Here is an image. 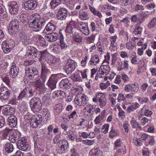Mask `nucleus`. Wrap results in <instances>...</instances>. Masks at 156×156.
<instances>
[{"label": "nucleus", "instance_id": "1", "mask_svg": "<svg viewBox=\"0 0 156 156\" xmlns=\"http://www.w3.org/2000/svg\"><path fill=\"white\" fill-rule=\"evenodd\" d=\"M46 22L44 18H41L39 14H36L29 20V26L34 31H39L44 27Z\"/></svg>", "mask_w": 156, "mask_h": 156}, {"label": "nucleus", "instance_id": "2", "mask_svg": "<svg viewBox=\"0 0 156 156\" xmlns=\"http://www.w3.org/2000/svg\"><path fill=\"white\" fill-rule=\"evenodd\" d=\"M25 74L26 76L32 80H35L39 76L38 72L37 69L34 67H29L25 70Z\"/></svg>", "mask_w": 156, "mask_h": 156}, {"label": "nucleus", "instance_id": "3", "mask_svg": "<svg viewBox=\"0 0 156 156\" xmlns=\"http://www.w3.org/2000/svg\"><path fill=\"white\" fill-rule=\"evenodd\" d=\"M15 46L14 41L11 38L8 39L2 42V48L5 53L9 52Z\"/></svg>", "mask_w": 156, "mask_h": 156}, {"label": "nucleus", "instance_id": "4", "mask_svg": "<svg viewBox=\"0 0 156 156\" xmlns=\"http://www.w3.org/2000/svg\"><path fill=\"white\" fill-rule=\"evenodd\" d=\"M30 104L32 111L34 112H38L41 109L42 104L40 99L34 97L30 101Z\"/></svg>", "mask_w": 156, "mask_h": 156}, {"label": "nucleus", "instance_id": "5", "mask_svg": "<svg viewBox=\"0 0 156 156\" xmlns=\"http://www.w3.org/2000/svg\"><path fill=\"white\" fill-rule=\"evenodd\" d=\"M77 66V63L74 60L69 59L67 60L65 66L66 72L68 74H71Z\"/></svg>", "mask_w": 156, "mask_h": 156}, {"label": "nucleus", "instance_id": "6", "mask_svg": "<svg viewBox=\"0 0 156 156\" xmlns=\"http://www.w3.org/2000/svg\"><path fill=\"white\" fill-rule=\"evenodd\" d=\"M93 101L96 103L98 101L99 105L101 108L104 107L105 105L107 102L105 95L103 93L97 94L95 97L93 98Z\"/></svg>", "mask_w": 156, "mask_h": 156}, {"label": "nucleus", "instance_id": "7", "mask_svg": "<svg viewBox=\"0 0 156 156\" xmlns=\"http://www.w3.org/2000/svg\"><path fill=\"white\" fill-rule=\"evenodd\" d=\"M19 27V23L18 20L15 18L12 19L8 28L9 32L11 35L15 34L17 30H18Z\"/></svg>", "mask_w": 156, "mask_h": 156}, {"label": "nucleus", "instance_id": "8", "mask_svg": "<svg viewBox=\"0 0 156 156\" xmlns=\"http://www.w3.org/2000/svg\"><path fill=\"white\" fill-rule=\"evenodd\" d=\"M57 144L58 147H60L57 150V153L59 154L64 153L65 151L67 149L69 146L68 142L65 140H58Z\"/></svg>", "mask_w": 156, "mask_h": 156}, {"label": "nucleus", "instance_id": "9", "mask_svg": "<svg viewBox=\"0 0 156 156\" xmlns=\"http://www.w3.org/2000/svg\"><path fill=\"white\" fill-rule=\"evenodd\" d=\"M75 103L77 105L80 106H84L88 102L87 97L85 95H77L75 99Z\"/></svg>", "mask_w": 156, "mask_h": 156}, {"label": "nucleus", "instance_id": "10", "mask_svg": "<svg viewBox=\"0 0 156 156\" xmlns=\"http://www.w3.org/2000/svg\"><path fill=\"white\" fill-rule=\"evenodd\" d=\"M8 6L9 7V12L13 15L17 14L18 12L19 9L17 2L14 1L10 2L8 3Z\"/></svg>", "mask_w": 156, "mask_h": 156}, {"label": "nucleus", "instance_id": "11", "mask_svg": "<svg viewBox=\"0 0 156 156\" xmlns=\"http://www.w3.org/2000/svg\"><path fill=\"white\" fill-rule=\"evenodd\" d=\"M34 84L36 89L40 91L41 93H45L47 88L44 86V83L40 79L36 80L34 82Z\"/></svg>", "mask_w": 156, "mask_h": 156}, {"label": "nucleus", "instance_id": "12", "mask_svg": "<svg viewBox=\"0 0 156 156\" xmlns=\"http://www.w3.org/2000/svg\"><path fill=\"white\" fill-rule=\"evenodd\" d=\"M37 2L35 1L29 0L24 2L23 7L26 10H33L37 7Z\"/></svg>", "mask_w": 156, "mask_h": 156}, {"label": "nucleus", "instance_id": "13", "mask_svg": "<svg viewBox=\"0 0 156 156\" xmlns=\"http://www.w3.org/2000/svg\"><path fill=\"white\" fill-rule=\"evenodd\" d=\"M28 49L27 52V55L30 58L34 59L37 57L38 55L40 54V52L34 47H29Z\"/></svg>", "mask_w": 156, "mask_h": 156}, {"label": "nucleus", "instance_id": "14", "mask_svg": "<svg viewBox=\"0 0 156 156\" xmlns=\"http://www.w3.org/2000/svg\"><path fill=\"white\" fill-rule=\"evenodd\" d=\"M16 144L18 148L23 151H26L29 147V144L26 141V140L24 138H23L21 140H18Z\"/></svg>", "mask_w": 156, "mask_h": 156}, {"label": "nucleus", "instance_id": "15", "mask_svg": "<svg viewBox=\"0 0 156 156\" xmlns=\"http://www.w3.org/2000/svg\"><path fill=\"white\" fill-rule=\"evenodd\" d=\"M68 13L67 9L64 8H61L59 9L58 11L56 17L57 19L61 20H65L66 17Z\"/></svg>", "mask_w": 156, "mask_h": 156}, {"label": "nucleus", "instance_id": "16", "mask_svg": "<svg viewBox=\"0 0 156 156\" xmlns=\"http://www.w3.org/2000/svg\"><path fill=\"white\" fill-rule=\"evenodd\" d=\"M19 72L18 67L16 66L14 63H12L9 71V75L12 78H16Z\"/></svg>", "mask_w": 156, "mask_h": 156}, {"label": "nucleus", "instance_id": "17", "mask_svg": "<svg viewBox=\"0 0 156 156\" xmlns=\"http://www.w3.org/2000/svg\"><path fill=\"white\" fill-rule=\"evenodd\" d=\"M2 113L7 115H11L14 113L15 109L9 105H5L2 107Z\"/></svg>", "mask_w": 156, "mask_h": 156}, {"label": "nucleus", "instance_id": "18", "mask_svg": "<svg viewBox=\"0 0 156 156\" xmlns=\"http://www.w3.org/2000/svg\"><path fill=\"white\" fill-rule=\"evenodd\" d=\"M100 61L99 56L97 54L92 55L88 64L89 66H96Z\"/></svg>", "mask_w": 156, "mask_h": 156}, {"label": "nucleus", "instance_id": "19", "mask_svg": "<svg viewBox=\"0 0 156 156\" xmlns=\"http://www.w3.org/2000/svg\"><path fill=\"white\" fill-rule=\"evenodd\" d=\"M60 87L62 88L69 89L71 87V84L67 79H65L61 80L59 83Z\"/></svg>", "mask_w": 156, "mask_h": 156}, {"label": "nucleus", "instance_id": "20", "mask_svg": "<svg viewBox=\"0 0 156 156\" xmlns=\"http://www.w3.org/2000/svg\"><path fill=\"white\" fill-rule=\"evenodd\" d=\"M110 67L108 65H102L99 69L98 72H100L103 75H108L110 71Z\"/></svg>", "mask_w": 156, "mask_h": 156}, {"label": "nucleus", "instance_id": "21", "mask_svg": "<svg viewBox=\"0 0 156 156\" xmlns=\"http://www.w3.org/2000/svg\"><path fill=\"white\" fill-rule=\"evenodd\" d=\"M58 35L56 33H52L46 35L45 36L46 40L51 42L56 41L58 39Z\"/></svg>", "mask_w": 156, "mask_h": 156}, {"label": "nucleus", "instance_id": "22", "mask_svg": "<svg viewBox=\"0 0 156 156\" xmlns=\"http://www.w3.org/2000/svg\"><path fill=\"white\" fill-rule=\"evenodd\" d=\"M56 27L52 22L50 21L47 25L44 30V32L45 34L49 33L54 31Z\"/></svg>", "mask_w": 156, "mask_h": 156}, {"label": "nucleus", "instance_id": "23", "mask_svg": "<svg viewBox=\"0 0 156 156\" xmlns=\"http://www.w3.org/2000/svg\"><path fill=\"white\" fill-rule=\"evenodd\" d=\"M19 36L20 41L22 42L23 44L27 45L30 43V40L29 39L28 37L26 35H24L22 33H20L19 34Z\"/></svg>", "mask_w": 156, "mask_h": 156}, {"label": "nucleus", "instance_id": "24", "mask_svg": "<svg viewBox=\"0 0 156 156\" xmlns=\"http://www.w3.org/2000/svg\"><path fill=\"white\" fill-rule=\"evenodd\" d=\"M81 71L77 70L75 73L72 74L71 78L73 81H80L82 80L81 77Z\"/></svg>", "mask_w": 156, "mask_h": 156}, {"label": "nucleus", "instance_id": "25", "mask_svg": "<svg viewBox=\"0 0 156 156\" xmlns=\"http://www.w3.org/2000/svg\"><path fill=\"white\" fill-rule=\"evenodd\" d=\"M42 120V118H33L30 123L32 125V127L36 128L38 125L41 123Z\"/></svg>", "mask_w": 156, "mask_h": 156}, {"label": "nucleus", "instance_id": "26", "mask_svg": "<svg viewBox=\"0 0 156 156\" xmlns=\"http://www.w3.org/2000/svg\"><path fill=\"white\" fill-rule=\"evenodd\" d=\"M72 39L73 41L79 44H80L83 42L82 37L78 33H75L73 35Z\"/></svg>", "mask_w": 156, "mask_h": 156}, {"label": "nucleus", "instance_id": "27", "mask_svg": "<svg viewBox=\"0 0 156 156\" xmlns=\"http://www.w3.org/2000/svg\"><path fill=\"white\" fill-rule=\"evenodd\" d=\"M54 109L55 114L56 115H57L62 112L63 109V106L61 103H59L55 105Z\"/></svg>", "mask_w": 156, "mask_h": 156}, {"label": "nucleus", "instance_id": "28", "mask_svg": "<svg viewBox=\"0 0 156 156\" xmlns=\"http://www.w3.org/2000/svg\"><path fill=\"white\" fill-rule=\"evenodd\" d=\"M14 145L11 143H6L4 146V148L6 152L8 153H10L13 151Z\"/></svg>", "mask_w": 156, "mask_h": 156}, {"label": "nucleus", "instance_id": "29", "mask_svg": "<svg viewBox=\"0 0 156 156\" xmlns=\"http://www.w3.org/2000/svg\"><path fill=\"white\" fill-rule=\"evenodd\" d=\"M79 17L82 20H85L89 18L88 14L83 9L80 10L79 12Z\"/></svg>", "mask_w": 156, "mask_h": 156}, {"label": "nucleus", "instance_id": "30", "mask_svg": "<svg viewBox=\"0 0 156 156\" xmlns=\"http://www.w3.org/2000/svg\"><path fill=\"white\" fill-rule=\"evenodd\" d=\"M41 73L50 74L51 73L50 70L48 69L46 64L44 62H41Z\"/></svg>", "mask_w": 156, "mask_h": 156}, {"label": "nucleus", "instance_id": "31", "mask_svg": "<svg viewBox=\"0 0 156 156\" xmlns=\"http://www.w3.org/2000/svg\"><path fill=\"white\" fill-rule=\"evenodd\" d=\"M8 124L12 128L15 127L17 124L16 118H8Z\"/></svg>", "mask_w": 156, "mask_h": 156}, {"label": "nucleus", "instance_id": "32", "mask_svg": "<svg viewBox=\"0 0 156 156\" xmlns=\"http://www.w3.org/2000/svg\"><path fill=\"white\" fill-rule=\"evenodd\" d=\"M131 63L134 64H138L139 65L140 63L142 64L143 62L144 63L143 60H140L139 61H138L136 59V57L135 53H134L131 56Z\"/></svg>", "mask_w": 156, "mask_h": 156}, {"label": "nucleus", "instance_id": "33", "mask_svg": "<svg viewBox=\"0 0 156 156\" xmlns=\"http://www.w3.org/2000/svg\"><path fill=\"white\" fill-rule=\"evenodd\" d=\"M27 94V98H29L32 97L36 93L35 89H32L30 87H25Z\"/></svg>", "mask_w": 156, "mask_h": 156}, {"label": "nucleus", "instance_id": "34", "mask_svg": "<svg viewBox=\"0 0 156 156\" xmlns=\"http://www.w3.org/2000/svg\"><path fill=\"white\" fill-rule=\"evenodd\" d=\"M37 44L42 47L45 45V39L40 35H38L37 38Z\"/></svg>", "mask_w": 156, "mask_h": 156}, {"label": "nucleus", "instance_id": "35", "mask_svg": "<svg viewBox=\"0 0 156 156\" xmlns=\"http://www.w3.org/2000/svg\"><path fill=\"white\" fill-rule=\"evenodd\" d=\"M24 98H28L27 94L25 88L21 91L19 95L17 97V100L20 101H22L23 99Z\"/></svg>", "mask_w": 156, "mask_h": 156}, {"label": "nucleus", "instance_id": "36", "mask_svg": "<svg viewBox=\"0 0 156 156\" xmlns=\"http://www.w3.org/2000/svg\"><path fill=\"white\" fill-rule=\"evenodd\" d=\"M131 92L134 94L139 89V85L138 83H134L133 84H130Z\"/></svg>", "mask_w": 156, "mask_h": 156}, {"label": "nucleus", "instance_id": "37", "mask_svg": "<svg viewBox=\"0 0 156 156\" xmlns=\"http://www.w3.org/2000/svg\"><path fill=\"white\" fill-rule=\"evenodd\" d=\"M62 75V74L61 73L52 74L49 78V80L57 83L58 79L61 78Z\"/></svg>", "mask_w": 156, "mask_h": 156}, {"label": "nucleus", "instance_id": "38", "mask_svg": "<svg viewBox=\"0 0 156 156\" xmlns=\"http://www.w3.org/2000/svg\"><path fill=\"white\" fill-rule=\"evenodd\" d=\"M139 107L138 103L135 102L132 104L131 106L128 107L126 111L128 112H130L138 108Z\"/></svg>", "mask_w": 156, "mask_h": 156}, {"label": "nucleus", "instance_id": "39", "mask_svg": "<svg viewBox=\"0 0 156 156\" xmlns=\"http://www.w3.org/2000/svg\"><path fill=\"white\" fill-rule=\"evenodd\" d=\"M62 2V0H52L50 3L52 9H54L59 5Z\"/></svg>", "mask_w": 156, "mask_h": 156}, {"label": "nucleus", "instance_id": "40", "mask_svg": "<svg viewBox=\"0 0 156 156\" xmlns=\"http://www.w3.org/2000/svg\"><path fill=\"white\" fill-rule=\"evenodd\" d=\"M101 152L98 148L93 149L90 152L89 156H99Z\"/></svg>", "mask_w": 156, "mask_h": 156}, {"label": "nucleus", "instance_id": "41", "mask_svg": "<svg viewBox=\"0 0 156 156\" xmlns=\"http://www.w3.org/2000/svg\"><path fill=\"white\" fill-rule=\"evenodd\" d=\"M12 130V129H10L8 128H6L5 129L1 131V134L3 138H6L9 133Z\"/></svg>", "mask_w": 156, "mask_h": 156}, {"label": "nucleus", "instance_id": "42", "mask_svg": "<svg viewBox=\"0 0 156 156\" xmlns=\"http://www.w3.org/2000/svg\"><path fill=\"white\" fill-rule=\"evenodd\" d=\"M56 83L49 79L47 83V85L50 88L53 90L56 87Z\"/></svg>", "mask_w": 156, "mask_h": 156}, {"label": "nucleus", "instance_id": "43", "mask_svg": "<svg viewBox=\"0 0 156 156\" xmlns=\"http://www.w3.org/2000/svg\"><path fill=\"white\" fill-rule=\"evenodd\" d=\"M156 25V17H154L151 20L150 23L147 25V27L149 29H152Z\"/></svg>", "mask_w": 156, "mask_h": 156}, {"label": "nucleus", "instance_id": "44", "mask_svg": "<svg viewBox=\"0 0 156 156\" xmlns=\"http://www.w3.org/2000/svg\"><path fill=\"white\" fill-rule=\"evenodd\" d=\"M102 75H103V74H102L101 73L98 72L97 74L95 76V80H98L99 79L102 78L103 80H102V81H106L108 79V77L105 76H103Z\"/></svg>", "mask_w": 156, "mask_h": 156}, {"label": "nucleus", "instance_id": "45", "mask_svg": "<svg viewBox=\"0 0 156 156\" xmlns=\"http://www.w3.org/2000/svg\"><path fill=\"white\" fill-rule=\"evenodd\" d=\"M10 94V91L8 90L4 94L0 95V98L2 101L5 100L9 98Z\"/></svg>", "mask_w": 156, "mask_h": 156}, {"label": "nucleus", "instance_id": "46", "mask_svg": "<svg viewBox=\"0 0 156 156\" xmlns=\"http://www.w3.org/2000/svg\"><path fill=\"white\" fill-rule=\"evenodd\" d=\"M110 83L108 81L105 82H102L100 83V87L101 89L102 90H104L107 88L110 85Z\"/></svg>", "mask_w": 156, "mask_h": 156}, {"label": "nucleus", "instance_id": "47", "mask_svg": "<svg viewBox=\"0 0 156 156\" xmlns=\"http://www.w3.org/2000/svg\"><path fill=\"white\" fill-rule=\"evenodd\" d=\"M130 122L133 128L138 127V128L140 129V126L139 123L133 118H132V119L130 121Z\"/></svg>", "mask_w": 156, "mask_h": 156}, {"label": "nucleus", "instance_id": "48", "mask_svg": "<svg viewBox=\"0 0 156 156\" xmlns=\"http://www.w3.org/2000/svg\"><path fill=\"white\" fill-rule=\"evenodd\" d=\"M142 31V28L138 26L137 25H135V27L133 31L135 34H141Z\"/></svg>", "mask_w": 156, "mask_h": 156}, {"label": "nucleus", "instance_id": "49", "mask_svg": "<svg viewBox=\"0 0 156 156\" xmlns=\"http://www.w3.org/2000/svg\"><path fill=\"white\" fill-rule=\"evenodd\" d=\"M3 11L0 12V21H2L7 16V12L5 9Z\"/></svg>", "mask_w": 156, "mask_h": 156}, {"label": "nucleus", "instance_id": "50", "mask_svg": "<svg viewBox=\"0 0 156 156\" xmlns=\"http://www.w3.org/2000/svg\"><path fill=\"white\" fill-rule=\"evenodd\" d=\"M11 136H12L15 139L18 140L21 136V133L19 131L16 130L13 132V133Z\"/></svg>", "mask_w": 156, "mask_h": 156}, {"label": "nucleus", "instance_id": "51", "mask_svg": "<svg viewBox=\"0 0 156 156\" xmlns=\"http://www.w3.org/2000/svg\"><path fill=\"white\" fill-rule=\"evenodd\" d=\"M109 133V136L111 138H113L115 136H117L119 134L117 130L114 129L113 127H112Z\"/></svg>", "mask_w": 156, "mask_h": 156}, {"label": "nucleus", "instance_id": "52", "mask_svg": "<svg viewBox=\"0 0 156 156\" xmlns=\"http://www.w3.org/2000/svg\"><path fill=\"white\" fill-rule=\"evenodd\" d=\"M80 31L85 35L87 36L90 33V31L88 29L87 25L84 27L82 29H80Z\"/></svg>", "mask_w": 156, "mask_h": 156}, {"label": "nucleus", "instance_id": "53", "mask_svg": "<svg viewBox=\"0 0 156 156\" xmlns=\"http://www.w3.org/2000/svg\"><path fill=\"white\" fill-rule=\"evenodd\" d=\"M69 153L70 156H79V154L77 150L74 147L70 149Z\"/></svg>", "mask_w": 156, "mask_h": 156}, {"label": "nucleus", "instance_id": "54", "mask_svg": "<svg viewBox=\"0 0 156 156\" xmlns=\"http://www.w3.org/2000/svg\"><path fill=\"white\" fill-rule=\"evenodd\" d=\"M2 81L5 83L8 86H10V80L8 77L6 76H2L1 77Z\"/></svg>", "mask_w": 156, "mask_h": 156}, {"label": "nucleus", "instance_id": "55", "mask_svg": "<svg viewBox=\"0 0 156 156\" xmlns=\"http://www.w3.org/2000/svg\"><path fill=\"white\" fill-rule=\"evenodd\" d=\"M44 137L46 139L50 140L52 138L53 135L51 133L45 131L44 133Z\"/></svg>", "mask_w": 156, "mask_h": 156}, {"label": "nucleus", "instance_id": "56", "mask_svg": "<svg viewBox=\"0 0 156 156\" xmlns=\"http://www.w3.org/2000/svg\"><path fill=\"white\" fill-rule=\"evenodd\" d=\"M36 61L34 60H29L25 61L23 63V65L25 66H28L35 63Z\"/></svg>", "mask_w": 156, "mask_h": 156}, {"label": "nucleus", "instance_id": "57", "mask_svg": "<svg viewBox=\"0 0 156 156\" xmlns=\"http://www.w3.org/2000/svg\"><path fill=\"white\" fill-rule=\"evenodd\" d=\"M95 38V36L94 35H91L90 36L86 37V39L88 43H91L94 42Z\"/></svg>", "mask_w": 156, "mask_h": 156}, {"label": "nucleus", "instance_id": "58", "mask_svg": "<svg viewBox=\"0 0 156 156\" xmlns=\"http://www.w3.org/2000/svg\"><path fill=\"white\" fill-rule=\"evenodd\" d=\"M110 38L111 39V46L112 47H115V44L117 38V36L115 35L113 36H112Z\"/></svg>", "mask_w": 156, "mask_h": 156}, {"label": "nucleus", "instance_id": "59", "mask_svg": "<svg viewBox=\"0 0 156 156\" xmlns=\"http://www.w3.org/2000/svg\"><path fill=\"white\" fill-rule=\"evenodd\" d=\"M144 109H145V110L144 113V115L150 117L152 113V112L148 109H146L145 106H144L142 108L143 110Z\"/></svg>", "mask_w": 156, "mask_h": 156}, {"label": "nucleus", "instance_id": "60", "mask_svg": "<svg viewBox=\"0 0 156 156\" xmlns=\"http://www.w3.org/2000/svg\"><path fill=\"white\" fill-rule=\"evenodd\" d=\"M8 90V88L4 86H2L0 87V95L4 94Z\"/></svg>", "mask_w": 156, "mask_h": 156}, {"label": "nucleus", "instance_id": "61", "mask_svg": "<svg viewBox=\"0 0 156 156\" xmlns=\"http://www.w3.org/2000/svg\"><path fill=\"white\" fill-rule=\"evenodd\" d=\"M56 62V58L53 56H51L48 59L47 61L48 63H55Z\"/></svg>", "mask_w": 156, "mask_h": 156}, {"label": "nucleus", "instance_id": "62", "mask_svg": "<svg viewBox=\"0 0 156 156\" xmlns=\"http://www.w3.org/2000/svg\"><path fill=\"white\" fill-rule=\"evenodd\" d=\"M73 28L72 27L71 24L67 26L66 29V30L67 33L69 34L73 33Z\"/></svg>", "mask_w": 156, "mask_h": 156}, {"label": "nucleus", "instance_id": "63", "mask_svg": "<svg viewBox=\"0 0 156 156\" xmlns=\"http://www.w3.org/2000/svg\"><path fill=\"white\" fill-rule=\"evenodd\" d=\"M50 116V112L47 109H45L42 113V116L43 117H49Z\"/></svg>", "mask_w": 156, "mask_h": 156}, {"label": "nucleus", "instance_id": "64", "mask_svg": "<svg viewBox=\"0 0 156 156\" xmlns=\"http://www.w3.org/2000/svg\"><path fill=\"white\" fill-rule=\"evenodd\" d=\"M82 141L83 142V143L84 144L88 145H93L94 143V140H83Z\"/></svg>", "mask_w": 156, "mask_h": 156}]
</instances>
